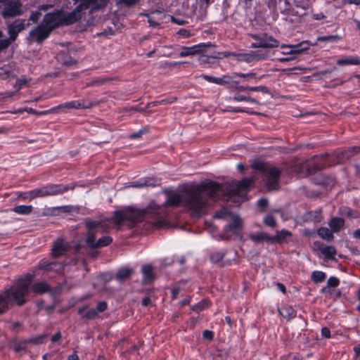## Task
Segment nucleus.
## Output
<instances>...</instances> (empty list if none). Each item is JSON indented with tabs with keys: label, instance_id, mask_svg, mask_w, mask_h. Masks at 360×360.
Masks as SVG:
<instances>
[{
	"label": "nucleus",
	"instance_id": "55",
	"mask_svg": "<svg viewBox=\"0 0 360 360\" xmlns=\"http://www.w3.org/2000/svg\"><path fill=\"white\" fill-rule=\"evenodd\" d=\"M213 333L210 330H205L202 333V336L205 339L207 340H212L213 338Z\"/></svg>",
	"mask_w": 360,
	"mask_h": 360
},
{
	"label": "nucleus",
	"instance_id": "22",
	"mask_svg": "<svg viewBox=\"0 0 360 360\" xmlns=\"http://www.w3.org/2000/svg\"><path fill=\"white\" fill-rule=\"evenodd\" d=\"M63 266L61 264H57L56 262H49L47 260H41L39 263V268L41 269L51 271L56 270L59 271L62 269Z\"/></svg>",
	"mask_w": 360,
	"mask_h": 360
},
{
	"label": "nucleus",
	"instance_id": "32",
	"mask_svg": "<svg viewBox=\"0 0 360 360\" xmlns=\"http://www.w3.org/2000/svg\"><path fill=\"white\" fill-rule=\"evenodd\" d=\"M337 64L340 66L347 65H360V58L356 57H350L344 59H340L337 61Z\"/></svg>",
	"mask_w": 360,
	"mask_h": 360
},
{
	"label": "nucleus",
	"instance_id": "51",
	"mask_svg": "<svg viewBox=\"0 0 360 360\" xmlns=\"http://www.w3.org/2000/svg\"><path fill=\"white\" fill-rule=\"evenodd\" d=\"M342 213L351 217H356V215L354 214V211L348 207L343 208Z\"/></svg>",
	"mask_w": 360,
	"mask_h": 360
},
{
	"label": "nucleus",
	"instance_id": "21",
	"mask_svg": "<svg viewBox=\"0 0 360 360\" xmlns=\"http://www.w3.org/2000/svg\"><path fill=\"white\" fill-rule=\"evenodd\" d=\"M231 222L224 227L226 231L236 232L240 227L241 219L236 215H231Z\"/></svg>",
	"mask_w": 360,
	"mask_h": 360
},
{
	"label": "nucleus",
	"instance_id": "46",
	"mask_svg": "<svg viewBox=\"0 0 360 360\" xmlns=\"http://www.w3.org/2000/svg\"><path fill=\"white\" fill-rule=\"evenodd\" d=\"M107 308H108L107 302L105 301H101L98 303L96 309L97 310V312L98 314V313L103 312L104 311H105L107 309Z\"/></svg>",
	"mask_w": 360,
	"mask_h": 360
},
{
	"label": "nucleus",
	"instance_id": "9",
	"mask_svg": "<svg viewBox=\"0 0 360 360\" xmlns=\"http://www.w3.org/2000/svg\"><path fill=\"white\" fill-rule=\"evenodd\" d=\"M352 155L353 153H352V151L342 153L335 162L332 161L333 158L328 155H326L322 157H316L315 159L317 160V162L315 167V169L318 170L321 169L323 167L330 166L332 164L340 163L341 162L343 161V159L345 158H349Z\"/></svg>",
	"mask_w": 360,
	"mask_h": 360
},
{
	"label": "nucleus",
	"instance_id": "41",
	"mask_svg": "<svg viewBox=\"0 0 360 360\" xmlns=\"http://www.w3.org/2000/svg\"><path fill=\"white\" fill-rule=\"evenodd\" d=\"M233 215L227 209H222L219 212H216L214 217L218 219H223L228 216L231 217Z\"/></svg>",
	"mask_w": 360,
	"mask_h": 360
},
{
	"label": "nucleus",
	"instance_id": "24",
	"mask_svg": "<svg viewBox=\"0 0 360 360\" xmlns=\"http://www.w3.org/2000/svg\"><path fill=\"white\" fill-rule=\"evenodd\" d=\"M142 274L145 283H150L154 279L153 268L151 265L147 264L142 266Z\"/></svg>",
	"mask_w": 360,
	"mask_h": 360
},
{
	"label": "nucleus",
	"instance_id": "6",
	"mask_svg": "<svg viewBox=\"0 0 360 360\" xmlns=\"http://www.w3.org/2000/svg\"><path fill=\"white\" fill-rule=\"evenodd\" d=\"M254 181L255 178L251 177L245 178L238 182H233L227 188L229 198H233L234 200L237 198L236 202L238 203L243 201Z\"/></svg>",
	"mask_w": 360,
	"mask_h": 360
},
{
	"label": "nucleus",
	"instance_id": "56",
	"mask_svg": "<svg viewBox=\"0 0 360 360\" xmlns=\"http://www.w3.org/2000/svg\"><path fill=\"white\" fill-rule=\"evenodd\" d=\"M139 0H120V2L125 4L126 6H130L136 4Z\"/></svg>",
	"mask_w": 360,
	"mask_h": 360
},
{
	"label": "nucleus",
	"instance_id": "36",
	"mask_svg": "<svg viewBox=\"0 0 360 360\" xmlns=\"http://www.w3.org/2000/svg\"><path fill=\"white\" fill-rule=\"evenodd\" d=\"M340 284V280L335 276H331L328 278L327 281V286L322 289V292L326 290V288H335Z\"/></svg>",
	"mask_w": 360,
	"mask_h": 360
},
{
	"label": "nucleus",
	"instance_id": "16",
	"mask_svg": "<svg viewBox=\"0 0 360 360\" xmlns=\"http://www.w3.org/2000/svg\"><path fill=\"white\" fill-rule=\"evenodd\" d=\"M200 77L209 82L219 85H225L234 82V77L232 75H224L222 77H215L207 75H202Z\"/></svg>",
	"mask_w": 360,
	"mask_h": 360
},
{
	"label": "nucleus",
	"instance_id": "42",
	"mask_svg": "<svg viewBox=\"0 0 360 360\" xmlns=\"http://www.w3.org/2000/svg\"><path fill=\"white\" fill-rule=\"evenodd\" d=\"M32 194L34 195V198L46 197L44 186L32 190Z\"/></svg>",
	"mask_w": 360,
	"mask_h": 360
},
{
	"label": "nucleus",
	"instance_id": "15",
	"mask_svg": "<svg viewBox=\"0 0 360 360\" xmlns=\"http://www.w3.org/2000/svg\"><path fill=\"white\" fill-rule=\"evenodd\" d=\"M44 188L46 196L62 194L69 190V186L62 184H49Z\"/></svg>",
	"mask_w": 360,
	"mask_h": 360
},
{
	"label": "nucleus",
	"instance_id": "10",
	"mask_svg": "<svg viewBox=\"0 0 360 360\" xmlns=\"http://www.w3.org/2000/svg\"><path fill=\"white\" fill-rule=\"evenodd\" d=\"M29 25V20H17L13 23L9 24L8 26L9 34L8 41L11 42L15 40L18 33L24 30L26 27Z\"/></svg>",
	"mask_w": 360,
	"mask_h": 360
},
{
	"label": "nucleus",
	"instance_id": "37",
	"mask_svg": "<svg viewBox=\"0 0 360 360\" xmlns=\"http://www.w3.org/2000/svg\"><path fill=\"white\" fill-rule=\"evenodd\" d=\"M233 98L235 101H247L252 104H256V105L259 104L258 101L256 99H255L252 97H250V96H245L243 95H236Z\"/></svg>",
	"mask_w": 360,
	"mask_h": 360
},
{
	"label": "nucleus",
	"instance_id": "11",
	"mask_svg": "<svg viewBox=\"0 0 360 360\" xmlns=\"http://www.w3.org/2000/svg\"><path fill=\"white\" fill-rule=\"evenodd\" d=\"M96 103L87 98L72 101L58 105V108L86 109L95 105Z\"/></svg>",
	"mask_w": 360,
	"mask_h": 360
},
{
	"label": "nucleus",
	"instance_id": "38",
	"mask_svg": "<svg viewBox=\"0 0 360 360\" xmlns=\"http://www.w3.org/2000/svg\"><path fill=\"white\" fill-rule=\"evenodd\" d=\"M224 253L223 252H215L210 255V260L212 263L218 264L223 259Z\"/></svg>",
	"mask_w": 360,
	"mask_h": 360
},
{
	"label": "nucleus",
	"instance_id": "59",
	"mask_svg": "<svg viewBox=\"0 0 360 360\" xmlns=\"http://www.w3.org/2000/svg\"><path fill=\"white\" fill-rule=\"evenodd\" d=\"M61 338V333L60 332L56 333L52 338L51 341L56 342Z\"/></svg>",
	"mask_w": 360,
	"mask_h": 360
},
{
	"label": "nucleus",
	"instance_id": "63",
	"mask_svg": "<svg viewBox=\"0 0 360 360\" xmlns=\"http://www.w3.org/2000/svg\"><path fill=\"white\" fill-rule=\"evenodd\" d=\"M41 339H42L41 337H38V338L31 339L30 340V342L35 343V344H39V343L41 342Z\"/></svg>",
	"mask_w": 360,
	"mask_h": 360
},
{
	"label": "nucleus",
	"instance_id": "33",
	"mask_svg": "<svg viewBox=\"0 0 360 360\" xmlns=\"http://www.w3.org/2000/svg\"><path fill=\"white\" fill-rule=\"evenodd\" d=\"M291 236V233L290 231L286 230H282L280 231L276 232V235L274 237H271L272 240L271 242H278L282 243L283 240H285L286 238Z\"/></svg>",
	"mask_w": 360,
	"mask_h": 360
},
{
	"label": "nucleus",
	"instance_id": "19",
	"mask_svg": "<svg viewBox=\"0 0 360 360\" xmlns=\"http://www.w3.org/2000/svg\"><path fill=\"white\" fill-rule=\"evenodd\" d=\"M78 314L81 316L82 318L89 320L96 319L98 316L96 309L89 308L88 307L79 308L78 309Z\"/></svg>",
	"mask_w": 360,
	"mask_h": 360
},
{
	"label": "nucleus",
	"instance_id": "62",
	"mask_svg": "<svg viewBox=\"0 0 360 360\" xmlns=\"http://www.w3.org/2000/svg\"><path fill=\"white\" fill-rule=\"evenodd\" d=\"M295 59V57H286V58H281L278 59V60L281 63H285V62H288V61H290V60H292Z\"/></svg>",
	"mask_w": 360,
	"mask_h": 360
},
{
	"label": "nucleus",
	"instance_id": "30",
	"mask_svg": "<svg viewBox=\"0 0 360 360\" xmlns=\"http://www.w3.org/2000/svg\"><path fill=\"white\" fill-rule=\"evenodd\" d=\"M318 235L327 241H331L334 236L332 230L326 227H321L318 230Z\"/></svg>",
	"mask_w": 360,
	"mask_h": 360
},
{
	"label": "nucleus",
	"instance_id": "45",
	"mask_svg": "<svg viewBox=\"0 0 360 360\" xmlns=\"http://www.w3.org/2000/svg\"><path fill=\"white\" fill-rule=\"evenodd\" d=\"M339 39V37L337 35H329V36H324V37H320L317 39L319 41H334Z\"/></svg>",
	"mask_w": 360,
	"mask_h": 360
},
{
	"label": "nucleus",
	"instance_id": "18",
	"mask_svg": "<svg viewBox=\"0 0 360 360\" xmlns=\"http://www.w3.org/2000/svg\"><path fill=\"white\" fill-rule=\"evenodd\" d=\"M68 250V245L63 240H57L52 249V255L54 257H60L65 253Z\"/></svg>",
	"mask_w": 360,
	"mask_h": 360
},
{
	"label": "nucleus",
	"instance_id": "25",
	"mask_svg": "<svg viewBox=\"0 0 360 360\" xmlns=\"http://www.w3.org/2000/svg\"><path fill=\"white\" fill-rule=\"evenodd\" d=\"M250 238L255 243H261L262 241L271 242L272 240L271 236H269L267 233L264 232L251 233L250 235Z\"/></svg>",
	"mask_w": 360,
	"mask_h": 360
},
{
	"label": "nucleus",
	"instance_id": "20",
	"mask_svg": "<svg viewBox=\"0 0 360 360\" xmlns=\"http://www.w3.org/2000/svg\"><path fill=\"white\" fill-rule=\"evenodd\" d=\"M201 45H195L191 47L183 46L179 53L181 57H186L189 56H194L201 51Z\"/></svg>",
	"mask_w": 360,
	"mask_h": 360
},
{
	"label": "nucleus",
	"instance_id": "17",
	"mask_svg": "<svg viewBox=\"0 0 360 360\" xmlns=\"http://www.w3.org/2000/svg\"><path fill=\"white\" fill-rule=\"evenodd\" d=\"M160 184V181L154 178H143L134 182H132L129 186L135 188L141 187H153Z\"/></svg>",
	"mask_w": 360,
	"mask_h": 360
},
{
	"label": "nucleus",
	"instance_id": "4",
	"mask_svg": "<svg viewBox=\"0 0 360 360\" xmlns=\"http://www.w3.org/2000/svg\"><path fill=\"white\" fill-rule=\"evenodd\" d=\"M80 8L82 7L77 6L73 11L68 13H65L63 11L46 13L42 22L51 31L61 25H72L82 18Z\"/></svg>",
	"mask_w": 360,
	"mask_h": 360
},
{
	"label": "nucleus",
	"instance_id": "44",
	"mask_svg": "<svg viewBox=\"0 0 360 360\" xmlns=\"http://www.w3.org/2000/svg\"><path fill=\"white\" fill-rule=\"evenodd\" d=\"M240 57H241V60H243L247 63H251V62L255 61L253 51H252L251 53H249L242 54L240 56Z\"/></svg>",
	"mask_w": 360,
	"mask_h": 360
},
{
	"label": "nucleus",
	"instance_id": "28",
	"mask_svg": "<svg viewBox=\"0 0 360 360\" xmlns=\"http://www.w3.org/2000/svg\"><path fill=\"white\" fill-rule=\"evenodd\" d=\"M32 290L35 293L43 294L49 292L51 288L46 282H39L33 284Z\"/></svg>",
	"mask_w": 360,
	"mask_h": 360
},
{
	"label": "nucleus",
	"instance_id": "8",
	"mask_svg": "<svg viewBox=\"0 0 360 360\" xmlns=\"http://www.w3.org/2000/svg\"><path fill=\"white\" fill-rule=\"evenodd\" d=\"M250 36L257 41V42L251 44L252 48L272 49L279 46L278 41L272 36H269L265 33L260 34H250Z\"/></svg>",
	"mask_w": 360,
	"mask_h": 360
},
{
	"label": "nucleus",
	"instance_id": "27",
	"mask_svg": "<svg viewBox=\"0 0 360 360\" xmlns=\"http://www.w3.org/2000/svg\"><path fill=\"white\" fill-rule=\"evenodd\" d=\"M133 272L134 270L132 269L127 267L122 268L117 272L115 278L117 281H122L129 278Z\"/></svg>",
	"mask_w": 360,
	"mask_h": 360
},
{
	"label": "nucleus",
	"instance_id": "26",
	"mask_svg": "<svg viewBox=\"0 0 360 360\" xmlns=\"http://www.w3.org/2000/svg\"><path fill=\"white\" fill-rule=\"evenodd\" d=\"M280 314L287 319H291L294 318L296 316V312L294 310V309L290 306V305H283L280 309H279Z\"/></svg>",
	"mask_w": 360,
	"mask_h": 360
},
{
	"label": "nucleus",
	"instance_id": "49",
	"mask_svg": "<svg viewBox=\"0 0 360 360\" xmlns=\"http://www.w3.org/2000/svg\"><path fill=\"white\" fill-rule=\"evenodd\" d=\"M232 76L234 77V79L237 77H245V78H247V79H252L255 76V74L253 73V72H250V73H248V74H244V73H233L232 75Z\"/></svg>",
	"mask_w": 360,
	"mask_h": 360
},
{
	"label": "nucleus",
	"instance_id": "3",
	"mask_svg": "<svg viewBox=\"0 0 360 360\" xmlns=\"http://www.w3.org/2000/svg\"><path fill=\"white\" fill-rule=\"evenodd\" d=\"M32 276H27L19 280L15 285L0 294V314L8 309V304L15 303L21 306L26 302L25 297L28 294Z\"/></svg>",
	"mask_w": 360,
	"mask_h": 360
},
{
	"label": "nucleus",
	"instance_id": "58",
	"mask_svg": "<svg viewBox=\"0 0 360 360\" xmlns=\"http://www.w3.org/2000/svg\"><path fill=\"white\" fill-rule=\"evenodd\" d=\"M143 131L142 130H140L138 132H136V133H133L131 134L129 137L131 139H138L139 137H141V136L143 134Z\"/></svg>",
	"mask_w": 360,
	"mask_h": 360
},
{
	"label": "nucleus",
	"instance_id": "1",
	"mask_svg": "<svg viewBox=\"0 0 360 360\" xmlns=\"http://www.w3.org/2000/svg\"><path fill=\"white\" fill-rule=\"evenodd\" d=\"M221 188V186L217 183L205 182L186 190L183 194L175 192L169 193L163 205L151 202L143 210H133L139 213L140 221L143 217L152 218L154 219V226L160 228L166 222L165 218L169 213L168 207L181 205L193 215L200 216L205 212L207 198L216 197Z\"/></svg>",
	"mask_w": 360,
	"mask_h": 360
},
{
	"label": "nucleus",
	"instance_id": "5",
	"mask_svg": "<svg viewBox=\"0 0 360 360\" xmlns=\"http://www.w3.org/2000/svg\"><path fill=\"white\" fill-rule=\"evenodd\" d=\"M254 167L262 173L269 190L277 189L281 175L277 167L266 162L255 163Z\"/></svg>",
	"mask_w": 360,
	"mask_h": 360
},
{
	"label": "nucleus",
	"instance_id": "48",
	"mask_svg": "<svg viewBox=\"0 0 360 360\" xmlns=\"http://www.w3.org/2000/svg\"><path fill=\"white\" fill-rule=\"evenodd\" d=\"M20 198H22L24 200H32L34 199V195L32 194V191L23 192L19 195Z\"/></svg>",
	"mask_w": 360,
	"mask_h": 360
},
{
	"label": "nucleus",
	"instance_id": "39",
	"mask_svg": "<svg viewBox=\"0 0 360 360\" xmlns=\"http://www.w3.org/2000/svg\"><path fill=\"white\" fill-rule=\"evenodd\" d=\"M175 101H176V98L171 97L169 98L162 99V100H160V101H157L152 102V103H149V106L153 107V106H156V105H166V104H169V103H172Z\"/></svg>",
	"mask_w": 360,
	"mask_h": 360
},
{
	"label": "nucleus",
	"instance_id": "52",
	"mask_svg": "<svg viewBox=\"0 0 360 360\" xmlns=\"http://www.w3.org/2000/svg\"><path fill=\"white\" fill-rule=\"evenodd\" d=\"M40 15H41V13L39 12H37V11L33 12L31 14V15L29 18V20H31V21L35 22L39 20Z\"/></svg>",
	"mask_w": 360,
	"mask_h": 360
},
{
	"label": "nucleus",
	"instance_id": "14",
	"mask_svg": "<svg viewBox=\"0 0 360 360\" xmlns=\"http://www.w3.org/2000/svg\"><path fill=\"white\" fill-rule=\"evenodd\" d=\"M317 250L323 255L326 259H334L337 253L336 249L333 245H323L319 242L314 243Z\"/></svg>",
	"mask_w": 360,
	"mask_h": 360
},
{
	"label": "nucleus",
	"instance_id": "40",
	"mask_svg": "<svg viewBox=\"0 0 360 360\" xmlns=\"http://www.w3.org/2000/svg\"><path fill=\"white\" fill-rule=\"evenodd\" d=\"M264 223L270 227H275L276 226V221L275 218L271 215H267L264 219Z\"/></svg>",
	"mask_w": 360,
	"mask_h": 360
},
{
	"label": "nucleus",
	"instance_id": "13",
	"mask_svg": "<svg viewBox=\"0 0 360 360\" xmlns=\"http://www.w3.org/2000/svg\"><path fill=\"white\" fill-rule=\"evenodd\" d=\"M81 3L77 6H81L79 13L82 15V11L91 7V11L99 10L105 7L108 0H80Z\"/></svg>",
	"mask_w": 360,
	"mask_h": 360
},
{
	"label": "nucleus",
	"instance_id": "53",
	"mask_svg": "<svg viewBox=\"0 0 360 360\" xmlns=\"http://www.w3.org/2000/svg\"><path fill=\"white\" fill-rule=\"evenodd\" d=\"M321 335L323 338H330V330L328 328H326V327L323 328L321 329Z\"/></svg>",
	"mask_w": 360,
	"mask_h": 360
},
{
	"label": "nucleus",
	"instance_id": "60",
	"mask_svg": "<svg viewBox=\"0 0 360 360\" xmlns=\"http://www.w3.org/2000/svg\"><path fill=\"white\" fill-rule=\"evenodd\" d=\"M179 34L180 35H182L184 36V37H188L190 36V32L189 31L186 30H184V29H181L179 31Z\"/></svg>",
	"mask_w": 360,
	"mask_h": 360
},
{
	"label": "nucleus",
	"instance_id": "35",
	"mask_svg": "<svg viewBox=\"0 0 360 360\" xmlns=\"http://www.w3.org/2000/svg\"><path fill=\"white\" fill-rule=\"evenodd\" d=\"M303 43L297 45H290L288 46L290 52H284L286 54H296L300 53L303 50H306L307 48H302Z\"/></svg>",
	"mask_w": 360,
	"mask_h": 360
},
{
	"label": "nucleus",
	"instance_id": "54",
	"mask_svg": "<svg viewBox=\"0 0 360 360\" xmlns=\"http://www.w3.org/2000/svg\"><path fill=\"white\" fill-rule=\"evenodd\" d=\"M1 32L0 31V38L1 37ZM10 44L8 40H0V51L6 48Z\"/></svg>",
	"mask_w": 360,
	"mask_h": 360
},
{
	"label": "nucleus",
	"instance_id": "29",
	"mask_svg": "<svg viewBox=\"0 0 360 360\" xmlns=\"http://www.w3.org/2000/svg\"><path fill=\"white\" fill-rule=\"evenodd\" d=\"M304 219L305 221L319 222L322 219L321 212L319 210L309 212L305 214Z\"/></svg>",
	"mask_w": 360,
	"mask_h": 360
},
{
	"label": "nucleus",
	"instance_id": "2",
	"mask_svg": "<svg viewBox=\"0 0 360 360\" xmlns=\"http://www.w3.org/2000/svg\"><path fill=\"white\" fill-rule=\"evenodd\" d=\"M139 213L133 210L115 212L114 215L103 221H88L86 222L89 233L86 238V243L91 248H100L105 247L110 244L112 238L110 236H105L96 241V233L98 229H102L104 231H108L113 224L117 229L124 221H129L136 223L140 221Z\"/></svg>",
	"mask_w": 360,
	"mask_h": 360
},
{
	"label": "nucleus",
	"instance_id": "64",
	"mask_svg": "<svg viewBox=\"0 0 360 360\" xmlns=\"http://www.w3.org/2000/svg\"><path fill=\"white\" fill-rule=\"evenodd\" d=\"M79 357L77 354L74 353L69 356L68 360H78Z\"/></svg>",
	"mask_w": 360,
	"mask_h": 360
},
{
	"label": "nucleus",
	"instance_id": "47",
	"mask_svg": "<svg viewBox=\"0 0 360 360\" xmlns=\"http://www.w3.org/2000/svg\"><path fill=\"white\" fill-rule=\"evenodd\" d=\"M255 61L262 60L266 58V53L261 51H253Z\"/></svg>",
	"mask_w": 360,
	"mask_h": 360
},
{
	"label": "nucleus",
	"instance_id": "57",
	"mask_svg": "<svg viewBox=\"0 0 360 360\" xmlns=\"http://www.w3.org/2000/svg\"><path fill=\"white\" fill-rule=\"evenodd\" d=\"M268 201L266 199L262 198L257 201V205L262 208H264L267 206Z\"/></svg>",
	"mask_w": 360,
	"mask_h": 360
},
{
	"label": "nucleus",
	"instance_id": "7",
	"mask_svg": "<svg viewBox=\"0 0 360 360\" xmlns=\"http://www.w3.org/2000/svg\"><path fill=\"white\" fill-rule=\"evenodd\" d=\"M1 13L4 18H14L23 13L22 4L20 0H0Z\"/></svg>",
	"mask_w": 360,
	"mask_h": 360
},
{
	"label": "nucleus",
	"instance_id": "43",
	"mask_svg": "<svg viewBox=\"0 0 360 360\" xmlns=\"http://www.w3.org/2000/svg\"><path fill=\"white\" fill-rule=\"evenodd\" d=\"M240 89L244 90V91H266V88L263 86H247V87L241 86V87H240Z\"/></svg>",
	"mask_w": 360,
	"mask_h": 360
},
{
	"label": "nucleus",
	"instance_id": "50",
	"mask_svg": "<svg viewBox=\"0 0 360 360\" xmlns=\"http://www.w3.org/2000/svg\"><path fill=\"white\" fill-rule=\"evenodd\" d=\"M205 302H199L192 307V309L196 312H200L205 308Z\"/></svg>",
	"mask_w": 360,
	"mask_h": 360
},
{
	"label": "nucleus",
	"instance_id": "61",
	"mask_svg": "<svg viewBox=\"0 0 360 360\" xmlns=\"http://www.w3.org/2000/svg\"><path fill=\"white\" fill-rule=\"evenodd\" d=\"M151 304V300L149 297H145L142 300V305L148 307Z\"/></svg>",
	"mask_w": 360,
	"mask_h": 360
},
{
	"label": "nucleus",
	"instance_id": "12",
	"mask_svg": "<svg viewBox=\"0 0 360 360\" xmlns=\"http://www.w3.org/2000/svg\"><path fill=\"white\" fill-rule=\"evenodd\" d=\"M51 32V30H49L43 22H41L40 25L30 32V35L38 43H41L48 38Z\"/></svg>",
	"mask_w": 360,
	"mask_h": 360
},
{
	"label": "nucleus",
	"instance_id": "23",
	"mask_svg": "<svg viewBox=\"0 0 360 360\" xmlns=\"http://www.w3.org/2000/svg\"><path fill=\"white\" fill-rule=\"evenodd\" d=\"M345 224V221L342 218L334 217L328 223L330 228L334 233L339 232Z\"/></svg>",
	"mask_w": 360,
	"mask_h": 360
},
{
	"label": "nucleus",
	"instance_id": "34",
	"mask_svg": "<svg viewBox=\"0 0 360 360\" xmlns=\"http://www.w3.org/2000/svg\"><path fill=\"white\" fill-rule=\"evenodd\" d=\"M311 280L313 281V282H314L316 283H319L323 282L326 279V274L324 272L321 271H314L311 273Z\"/></svg>",
	"mask_w": 360,
	"mask_h": 360
},
{
	"label": "nucleus",
	"instance_id": "31",
	"mask_svg": "<svg viewBox=\"0 0 360 360\" xmlns=\"http://www.w3.org/2000/svg\"><path fill=\"white\" fill-rule=\"evenodd\" d=\"M12 210L18 214L27 215L32 212L33 207L32 205H18L14 207Z\"/></svg>",
	"mask_w": 360,
	"mask_h": 360
}]
</instances>
